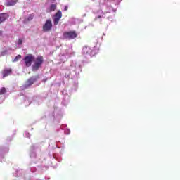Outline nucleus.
<instances>
[{
	"label": "nucleus",
	"mask_w": 180,
	"mask_h": 180,
	"mask_svg": "<svg viewBox=\"0 0 180 180\" xmlns=\"http://www.w3.org/2000/svg\"><path fill=\"white\" fill-rule=\"evenodd\" d=\"M43 29H44V30H46V24H44Z\"/></svg>",
	"instance_id": "18"
},
{
	"label": "nucleus",
	"mask_w": 180,
	"mask_h": 180,
	"mask_svg": "<svg viewBox=\"0 0 180 180\" xmlns=\"http://www.w3.org/2000/svg\"><path fill=\"white\" fill-rule=\"evenodd\" d=\"M33 18H34V15L30 14L27 18V20H28V22H30V20H33Z\"/></svg>",
	"instance_id": "12"
},
{
	"label": "nucleus",
	"mask_w": 180,
	"mask_h": 180,
	"mask_svg": "<svg viewBox=\"0 0 180 180\" xmlns=\"http://www.w3.org/2000/svg\"><path fill=\"white\" fill-rule=\"evenodd\" d=\"M15 1H10L7 4L8 6H13V5H15Z\"/></svg>",
	"instance_id": "14"
},
{
	"label": "nucleus",
	"mask_w": 180,
	"mask_h": 180,
	"mask_svg": "<svg viewBox=\"0 0 180 180\" xmlns=\"http://www.w3.org/2000/svg\"><path fill=\"white\" fill-rule=\"evenodd\" d=\"M101 18H103V16L98 15V16L94 18V22H96V20H98V19H101Z\"/></svg>",
	"instance_id": "15"
},
{
	"label": "nucleus",
	"mask_w": 180,
	"mask_h": 180,
	"mask_svg": "<svg viewBox=\"0 0 180 180\" xmlns=\"http://www.w3.org/2000/svg\"><path fill=\"white\" fill-rule=\"evenodd\" d=\"M64 11H68V6H65Z\"/></svg>",
	"instance_id": "17"
},
{
	"label": "nucleus",
	"mask_w": 180,
	"mask_h": 180,
	"mask_svg": "<svg viewBox=\"0 0 180 180\" xmlns=\"http://www.w3.org/2000/svg\"><path fill=\"white\" fill-rule=\"evenodd\" d=\"M4 94H6V88L2 87L0 89V95H4Z\"/></svg>",
	"instance_id": "11"
},
{
	"label": "nucleus",
	"mask_w": 180,
	"mask_h": 180,
	"mask_svg": "<svg viewBox=\"0 0 180 180\" xmlns=\"http://www.w3.org/2000/svg\"><path fill=\"white\" fill-rule=\"evenodd\" d=\"M61 18H63V13L59 10L53 17V25H55V26L58 25V22H60V19H61Z\"/></svg>",
	"instance_id": "4"
},
{
	"label": "nucleus",
	"mask_w": 180,
	"mask_h": 180,
	"mask_svg": "<svg viewBox=\"0 0 180 180\" xmlns=\"http://www.w3.org/2000/svg\"><path fill=\"white\" fill-rule=\"evenodd\" d=\"M43 64V57L39 56L36 58L34 65L32 66V71H37L40 68V65Z\"/></svg>",
	"instance_id": "2"
},
{
	"label": "nucleus",
	"mask_w": 180,
	"mask_h": 180,
	"mask_svg": "<svg viewBox=\"0 0 180 180\" xmlns=\"http://www.w3.org/2000/svg\"><path fill=\"white\" fill-rule=\"evenodd\" d=\"M22 43H23V39H18V44H22Z\"/></svg>",
	"instance_id": "16"
},
{
	"label": "nucleus",
	"mask_w": 180,
	"mask_h": 180,
	"mask_svg": "<svg viewBox=\"0 0 180 180\" xmlns=\"http://www.w3.org/2000/svg\"><path fill=\"white\" fill-rule=\"evenodd\" d=\"M56 9H57V5H56V4H51V6H50V12H54V11L56 10Z\"/></svg>",
	"instance_id": "10"
},
{
	"label": "nucleus",
	"mask_w": 180,
	"mask_h": 180,
	"mask_svg": "<svg viewBox=\"0 0 180 180\" xmlns=\"http://www.w3.org/2000/svg\"><path fill=\"white\" fill-rule=\"evenodd\" d=\"M24 63L27 67H30L32 65V63L34 61V56L32 54H28L24 58Z\"/></svg>",
	"instance_id": "3"
},
{
	"label": "nucleus",
	"mask_w": 180,
	"mask_h": 180,
	"mask_svg": "<svg viewBox=\"0 0 180 180\" xmlns=\"http://www.w3.org/2000/svg\"><path fill=\"white\" fill-rule=\"evenodd\" d=\"M82 53L84 56H92V49L89 46H84L82 49Z\"/></svg>",
	"instance_id": "5"
},
{
	"label": "nucleus",
	"mask_w": 180,
	"mask_h": 180,
	"mask_svg": "<svg viewBox=\"0 0 180 180\" xmlns=\"http://www.w3.org/2000/svg\"><path fill=\"white\" fill-rule=\"evenodd\" d=\"M1 74L3 75V78H6V77H9L12 74V69H4Z\"/></svg>",
	"instance_id": "7"
},
{
	"label": "nucleus",
	"mask_w": 180,
	"mask_h": 180,
	"mask_svg": "<svg viewBox=\"0 0 180 180\" xmlns=\"http://www.w3.org/2000/svg\"><path fill=\"white\" fill-rule=\"evenodd\" d=\"M51 27H53L51 20H47L46 22V32H50V30H51Z\"/></svg>",
	"instance_id": "8"
},
{
	"label": "nucleus",
	"mask_w": 180,
	"mask_h": 180,
	"mask_svg": "<svg viewBox=\"0 0 180 180\" xmlns=\"http://www.w3.org/2000/svg\"><path fill=\"white\" fill-rule=\"evenodd\" d=\"M20 58H22V56L21 55H18L15 59L14 61H19V60H20Z\"/></svg>",
	"instance_id": "13"
},
{
	"label": "nucleus",
	"mask_w": 180,
	"mask_h": 180,
	"mask_svg": "<svg viewBox=\"0 0 180 180\" xmlns=\"http://www.w3.org/2000/svg\"><path fill=\"white\" fill-rule=\"evenodd\" d=\"M2 36V31L0 30V37Z\"/></svg>",
	"instance_id": "19"
},
{
	"label": "nucleus",
	"mask_w": 180,
	"mask_h": 180,
	"mask_svg": "<svg viewBox=\"0 0 180 180\" xmlns=\"http://www.w3.org/2000/svg\"><path fill=\"white\" fill-rule=\"evenodd\" d=\"M6 14H0V23L6 20Z\"/></svg>",
	"instance_id": "9"
},
{
	"label": "nucleus",
	"mask_w": 180,
	"mask_h": 180,
	"mask_svg": "<svg viewBox=\"0 0 180 180\" xmlns=\"http://www.w3.org/2000/svg\"><path fill=\"white\" fill-rule=\"evenodd\" d=\"M36 81H37V79L36 78V77H32L30 79H27V81L25 83V86H32V85H33V84L34 82H36Z\"/></svg>",
	"instance_id": "6"
},
{
	"label": "nucleus",
	"mask_w": 180,
	"mask_h": 180,
	"mask_svg": "<svg viewBox=\"0 0 180 180\" xmlns=\"http://www.w3.org/2000/svg\"><path fill=\"white\" fill-rule=\"evenodd\" d=\"M78 34L76 31H69L63 32V37L66 40H72L74 39H77Z\"/></svg>",
	"instance_id": "1"
}]
</instances>
